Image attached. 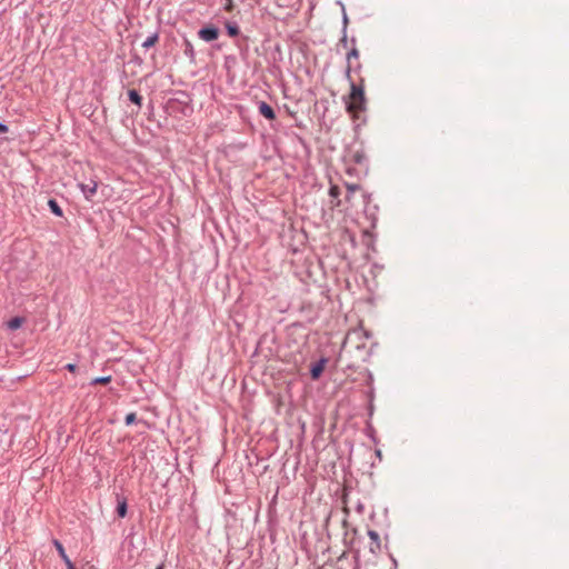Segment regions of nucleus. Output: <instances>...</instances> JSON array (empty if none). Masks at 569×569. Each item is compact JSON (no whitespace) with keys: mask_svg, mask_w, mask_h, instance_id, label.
<instances>
[{"mask_svg":"<svg viewBox=\"0 0 569 569\" xmlns=\"http://www.w3.org/2000/svg\"><path fill=\"white\" fill-rule=\"evenodd\" d=\"M347 103V111L350 113H358L366 109V97L362 86L351 83V91Z\"/></svg>","mask_w":569,"mask_h":569,"instance_id":"nucleus-1","label":"nucleus"},{"mask_svg":"<svg viewBox=\"0 0 569 569\" xmlns=\"http://www.w3.org/2000/svg\"><path fill=\"white\" fill-rule=\"evenodd\" d=\"M219 33V28L214 26H207L198 31V37L204 42H211L218 39Z\"/></svg>","mask_w":569,"mask_h":569,"instance_id":"nucleus-2","label":"nucleus"},{"mask_svg":"<svg viewBox=\"0 0 569 569\" xmlns=\"http://www.w3.org/2000/svg\"><path fill=\"white\" fill-rule=\"evenodd\" d=\"M82 194L87 200H91L92 197L97 193L98 182L96 180H90L89 183H79Z\"/></svg>","mask_w":569,"mask_h":569,"instance_id":"nucleus-3","label":"nucleus"},{"mask_svg":"<svg viewBox=\"0 0 569 569\" xmlns=\"http://www.w3.org/2000/svg\"><path fill=\"white\" fill-rule=\"evenodd\" d=\"M347 157L350 161L357 164H365L367 160L366 154L361 149L350 150Z\"/></svg>","mask_w":569,"mask_h":569,"instance_id":"nucleus-4","label":"nucleus"},{"mask_svg":"<svg viewBox=\"0 0 569 569\" xmlns=\"http://www.w3.org/2000/svg\"><path fill=\"white\" fill-rule=\"evenodd\" d=\"M329 196L331 198L330 206L331 208H337L341 204L340 197V189L336 184H331L329 188Z\"/></svg>","mask_w":569,"mask_h":569,"instance_id":"nucleus-5","label":"nucleus"},{"mask_svg":"<svg viewBox=\"0 0 569 569\" xmlns=\"http://www.w3.org/2000/svg\"><path fill=\"white\" fill-rule=\"evenodd\" d=\"M368 536L371 540L370 542V551L376 553L378 551H380V548H381V545H380V536L377 531L375 530H369L368 531Z\"/></svg>","mask_w":569,"mask_h":569,"instance_id":"nucleus-6","label":"nucleus"},{"mask_svg":"<svg viewBox=\"0 0 569 569\" xmlns=\"http://www.w3.org/2000/svg\"><path fill=\"white\" fill-rule=\"evenodd\" d=\"M260 114H262L268 120H273L276 118V112L271 106L267 102L261 101L258 106Z\"/></svg>","mask_w":569,"mask_h":569,"instance_id":"nucleus-7","label":"nucleus"},{"mask_svg":"<svg viewBox=\"0 0 569 569\" xmlns=\"http://www.w3.org/2000/svg\"><path fill=\"white\" fill-rule=\"evenodd\" d=\"M326 362L327 360L325 358H321L319 361L312 365L310 369V375L313 380H317L321 376Z\"/></svg>","mask_w":569,"mask_h":569,"instance_id":"nucleus-8","label":"nucleus"},{"mask_svg":"<svg viewBox=\"0 0 569 569\" xmlns=\"http://www.w3.org/2000/svg\"><path fill=\"white\" fill-rule=\"evenodd\" d=\"M183 53L187 58H189V60L191 62H194L196 61V51H194V48H193V44L191 43L190 40L188 39H184L183 40Z\"/></svg>","mask_w":569,"mask_h":569,"instance_id":"nucleus-9","label":"nucleus"},{"mask_svg":"<svg viewBox=\"0 0 569 569\" xmlns=\"http://www.w3.org/2000/svg\"><path fill=\"white\" fill-rule=\"evenodd\" d=\"M127 509H128V505H127V499L123 498V497H118V505H117V513L120 518H124L126 515H127Z\"/></svg>","mask_w":569,"mask_h":569,"instance_id":"nucleus-10","label":"nucleus"},{"mask_svg":"<svg viewBox=\"0 0 569 569\" xmlns=\"http://www.w3.org/2000/svg\"><path fill=\"white\" fill-rule=\"evenodd\" d=\"M159 40V33L158 32H153L151 34H149L146 40L142 42V48L144 49H150L151 47H153Z\"/></svg>","mask_w":569,"mask_h":569,"instance_id":"nucleus-11","label":"nucleus"},{"mask_svg":"<svg viewBox=\"0 0 569 569\" xmlns=\"http://www.w3.org/2000/svg\"><path fill=\"white\" fill-rule=\"evenodd\" d=\"M52 543L56 547V549H57L59 556L61 557V559L63 560V562L67 563V561H70V558L66 553V550H64L62 543L58 539H53Z\"/></svg>","mask_w":569,"mask_h":569,"instance_id":"nucleus-12","label":"nucleus"},{"mask_svg":"<svg viewBox=\"0 0 569 569\" xmlns=\"http://www.w3.org/2000/svg\"><path fill=\"white\" fill-rule=\"evenodd\" d=\"M48 206L54 216H57V217L63 216V211H62L61 207L54 199H49Z\"/></svg>","mask_w":569,"mask_h":569,"instance_id":"nucleus-13","label":"nucleus"},{"mask_svg":"<svg viewBox=\"0 0 569 569\" xmlns=\"http://www.w3.org/2000/svg\"><path fill=\"white\" fill-rule=\"evenodd\" d=\"M22 323H23V318L13 317L7 322V328L9 330H17L22 326Z\"/></svg>","mask_w":569,"mask_h":569,"instance_id":"nucleus-14","label":"nucleus"},{"mask_svg":"<svg viewBox=\"0 0 569 569\" xmlns=\"http://www.w3.org/2000/svg\"><path fill=\"white\" fill-rule=\"evenodd\" d=\"M358 59L359 58V51L356 47H353L347 54V60H348V68L346 70V73H347V77H350V70H351V67H350V62H351V59Z\"/></svg>","mask_w":569,"mask_h":569,"instance_id":"nucleus-15","label":"nucleus"},{"mask_svg":"<svg viewBox=\"0 0 569 569\" xmlns=\"http://www.w3.org/2000/svg\"><path fill=\"white\" fill-rule=\"evenodd\" d=\"M226 30L230 37H237L240 32V29L236 22H227Z\"/></svg>","mask_w":569,"mask_h":569,"instance_id":"nucleus-16","label":"nucleus"},{"mask_svg":"<svg viewBox=\"0 0 569 569\" xmlns=\"http://www.w3.org/2000/svg\"><path fill=\"white\" fill-rule=\"evenodd\" d=\"M129 100L133 102L137 106H141L142 103V97L139 94L137 90H129L128 92Z\"/></svg>","mask_w":569,"mask_h":569,"instance_id":"nucleus-17","label":"nucleus"},{"mask_svg":"<svg viewBox=\"0 0 569 569\" xmlns=\"http://www.w3.org/2000/svg\"><path fill=\"white\" fill-rule=\"evenodd\" d=\"M346 187H347V196H346V199L349 201L351 196L355 193V191L359 190L360 187L359 184H353V183H346Z\"/></svg>","mask_w":569,"mask_h":569,"instance_id":"nucleus-18","label":"nucleus"},{"mask_svg":"<svg viewBox=\"0 0 569 569\" xmlns=\"http://www.w3.org/2000/svg\"><path fill=\"white\" fill-rule=\"evenodd\" d=\"M111 381V376H106V377H98V378H94L92 381H91V385H106V383H109Z\"/></svg>","mask_w":569,"mask_h":569,"instance_id":"nucleus-19","label":"nucleus"},{"mask_svg":"<svg viewBox=\"0 0 569 569\" xmlns=\"http://www.w3.org/2000/svg\"><path fill=\"white\" fill-rule=\"evenodd\" d=\"M136 413L134 412H130L126 416V425L127 426H130L132 425L134 421H136Z\"/></svg>","mask_w":569,"mask_h":569,"instance_id":"nucleus-20","label":"nucleus"},{"mask_svg":"<svg viewBox=\"0 0 569 569\" xmlns=\"http://www.w3.org/2000/svg\"><path fill=\"white\" fill-rule=\"evenodd\" d=\"M64 368H66L68 371H70V372H74V371H76V369H77V366H76L74 363H68V365H66V367H64Z\"/></svg>","mask_w":569,"mask_h":569,"instance_id":"nucleus-21","label":"nucleus"},{"mask_svg":"<svg viewBox=\"0 0 569 569\" xmlns=\"http://www.w3.org/2000/svg\"><path fill=\"white\" fill-rule=\"evenodd\" d=\"M9 131V128L7 124L0 122V133H6Z\"/></svg>","mask_w":569,"mask_h":569,"instance_id":"nucleus-22","label":"nucleus"},{"mask_svg":"<svg viewBox=\"0 0 569 569\" xmlns=\"http://www.w3.org/2000/svg\"><path fill=\"white\" fill-rule=\"evenodd\" d=\"M66 566H67V569H76L71 560L67 561Z\"/></svg>","mask_w":569,"mask_h":569,"instance_id":"nucleus-23","label":"nucleus"},{"mask_svg":"<svg viewBox=\"0 0 569 569\" xmlns=\"http://www.w3.org/2000/svg\"><path fill=\"white\" fill-rule=\"evenodd\" d=\"M341 42H342L345 46H347L348 40H347V37H346V36H343V37H342Z\"/></svg>","mask_w":569,"mask_h":569,"instance_id":"nucleus-24","label":"nucleus"},{"mask_svg":"<svg viewBox=\"0 0 569 569\" xmlns=\"http://www.w3.org/2000/svg\"><path fill=\"white\" fill-rule=\"evenodd\" d=\"M157 569H163V567H162V566H159Z\"/></svg>","mask_w":569,"mask_h":569,"instance_id":"nucleus-25","label":"nucleus"}]
</instances>
